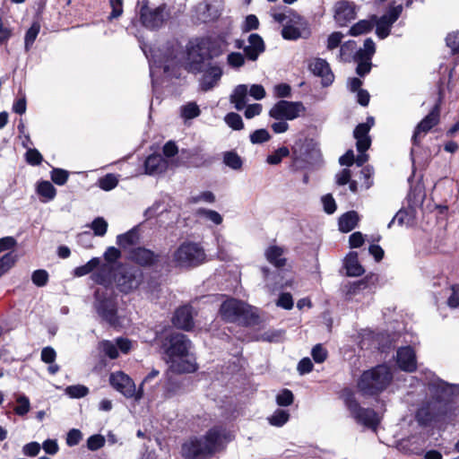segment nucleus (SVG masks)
Here are the masks:
<instances>
[{
  "instance_id": "obj_1",
  "label": "nucleus",
  "mask_w": 459,
  "mask_h": 459,
  "mask_svg": "<svg viewBox=\"0 0 459 459\" xmlns=\"http://www.w3.org/2000/svg\"><path fill=\"white\" fill-rule=\"evenodd\" d=\"M232 439L231 433L222 426H214L199 437H191L182 446L186 459H207L223 451Z\"/></svg>"
},
{
  "instance_id": "obj_2",
  "label": "nucleus",
  "mask_w": 459,
  "mask_h": 459,
  "mask_svg": "<svg viewBox=\"0 0 459 459\" xmlns=\"http://www.w3.org/2000/svg\"><path fill=\"white\" fill-rule=\"evenodd\" d=\"M432 397L418 410L416 418L420 424L429 425L444 419L451 409L452 398L457 392L455 385L439 381L431 385Z\"/></svg>"
},
{
  "instance_id": "obj_3",
  "label": "nucleus",
  "mask_w": 459,
  "mask_h": 459,
  "mask_svg": "<svg viewBox=\"0 0 459 459\" xmlns=\"http://www.w3.org/2000/svg\"><path fill=\"white\" fill-rule=\"evenodd\" d=\"M191 347V342L183 333H172L166 337L162 348L171 371L181 374L196 370V365L188 359Z\"/></svg>"
},
{
  "instance_id": "obj_4",
  "label": "nucleus",
  "mask_w": 459,
  "mask_h": 459,
  "mask_svg": "<svg viewBox=\"0 0 459 459\" xmlns=\"http://www.w3.org/2000/svg\"><path fill=\"white\" fill-rule=\"evenodd\" d=\"M188 58L187 69L195 74H204L200 82L202 90H211L221 77V67L213 65L208 55L198 54V49L195 48L189 50Z\"/></svg>"
},
{
  "instance_id": "obj_5",
  "label": "nucleus",
  "mask_w": 459,
  "mask_h": 459,
  "mask_svg": "<svg viewBox=\"0 0 459 459\" xmlns=\"http://www.w3.org/2000/svg\"><path fill=\"white\" fill-rule=\"evenodd\" d=\"M220 314L227 322H236L244 325H255L259 321L255 307L236 299L225 300L221 306Z\"/></svg>"
},
{
  "instance_id": "obj_6",
  "label": "nucleus",
  "mask_w": 459,
  "mask_h": 459,
  "mask_svg": "<svg viewBox=\"0 0 459 459\" xmlns=\"http://www.w3.org/2000/svg\"><path fill=\"white\" fill-rule=\"evenodd\" d=\"M392 378L390 368L379 365L363 372L358 381V388L363 395H375L384 391Z\"/></svg>"
},
{
  "instance_id": "obj_7",
  "label": "nucleus",
  "mask_w": 459,
  "mask_h": 459,
  "mask_svg": "<svg viewBox=\"0 0 459 459\" xmlns=\"http://www.w3.org/2000/svg\"><path fill=\"white\" fill-rule=\"evenodd\" d=\"M206 260V254L204 247L192 241H185L172 254V263L177 267L191 268L195 267Z\"/></svg>"
},
{
  "instance_id": "obj_8",
  "label": "nucleus",
  "mask_w": 459,
  "mask_h": 459,
  "mask_svg": "<svg viewBox=\"0 0 459 459\" xmlns=\"http://www.w3.org/2000/svg\"><path fill=\"white\" fill-rule=\"evenodd\" d=\"M341 396L351 416L357 423L376 430L380 419L374 410L361 407L354 393L350 389L343 390Z\"/></svg>"
},
{
  "instance_id": "obj_9",
  "label": "nucleus",
  "mask_w": 459,
  "mask_h": 459,
  "mask_svg": "<svg viewBox=\"0 0 459 459\" xmlns=\"http://www.w3.org/2000/svg\"><path fill=\"white\" fill-rule=\"evenodd\" d=\"M94 308L103 321L111 326L119 325L117 303L116 296L108 289H98L95 291Z\"/></svg>"
},
{
  "instance_id": "obj_10",
  "label": "nucleus",
  "mask_w": 459,
  "mask_h": 459,
  "mask_svg": "<svg viewBox=\"0 0 459 459\" xmlns=\"http://www.w3.org/2000/svg\"><path fill=\"white\" fill-rule=\"evenodd\" d=\"M109 383L111 386L126 398L140 401L143 396L142 386L138 389L134 380L123 371H116L110 374Z\"/></svg>"
},
{
  "instance_id": "obj_11",
  "label": "nucleus",
  "mask_w": 459,
  "mask_h": 459,
  "mask_svg": "<svg viewBox=\"0 0 459 459\" xmlns=\"http://www.w3.org/2000/svg\"><path fill=\"white\" fill-rule=\"evenodd\" d=\"M112 281L116 282L121 292L126 294L139 286L142 281V273L136 269L117 265V271L112 273Z\"/></svg>"
},
{
  "instance_id": "obj_12",
  "label": "nucleus",
  "mask_w": 459,
  "mask_h": 459,
  "mask_svg": "<svg viewBox=\"0 0 459 459\" xmlns=\"http://www.w3.org/2000/svg\"><path fill=\"white\" fill-rule=\"evenodd\" d=\"M306 108L299 101L280 100L269 111V116L276 120H294L303 115Z\"/></svg>"
},
{
  "instance_id": "obj_13",
  "label": "nucleus",
  "mask_w": 459,
  "mask_h": 459,
  "mask_svg": "<svg viewBox=\"0 0 459 459\" xmlns=\"http://www.w3.org/2000/svg\"><path fill=\"white\" fill-rule=\"evenodd\" d=\"M120 251L114 247H110L106 250L104 258L107 263L102 264L100 270L91 276L96 283L107 285L112 282V273L117 271V268L115 262L120 257Z\"/></svg>"
},
{
  "instance_id": "obj_14",
  "label": "nucleus",
  "mask_w": 459,
  "mask_h": 459,
  "mask_svg": "<svg viewBox=\"0 0 459 459\" xmlns=\"http://www.w3.org/2000/svg\"><path fill=\"white\" fill-rule=\"evenodd\" d=\"M141 4L140 21L144 27L152 30L160 28L168 18L164 7L151 9L147 0H143Z\"/></svg>"
},
{
  "instance_id": "obj_15",
  "label": "nucleus",
  "mask_w": 459,
  "mask_h": 459,
  "mask_svg": "<svg viewBox=\"0 0 459 459\" xmlns=\"http://www.w3.org/2000/svg\"><path fill=\"white\" fill-rule=\"evenodd\" d=\"M403 11V5L398 4L388 9L385 14L376 22V33L380 39L386 38L391 31L392 25L398 20Z\"/></svg>"
},
{
  "instance_id": "obj_16",
  "label": "nucleus",
  "mask_w": 459,
  "mask_h": 459,
  "mask_svg": "<svg viewBox=\"0 0 459 459\" xmlns=\"http://www.w3.org/2000/svg\"><path fill=\"white\" fill-rule=\"evenodd\" d=\"M274 22L283 24H302L303 18L297 12L285 6H274L270 11Z\"/></svg>"
},
{
  "instance_id": "obj_17",
  "label": "nucleus",
  "mask_w": 459,
  "mask_h": 459,
  "mask_svg": "<svg viewBox=\"0 0 459 459\" xmlns=\"http://www.w3.org/2000/svg\"><path fill=\"white\" fill-rule=\"evenodd\" d=\"M356 18V6L352 2L339 1L334 5V20L340 26H345Z\"/></svg>"
},
{
  "instance_id": "obj_18",
  "label": "nucleus",
  "mask_w": 459,
  "mask_h": 459,
  "mask_svg": "<svg viewBox=\"0 0 459 459\" xmlns=\"http://www.w3.org/2000/svg\"><path fill=\"white\" fill-rule=\"evenodd\" d=\"M374 125V118L369 117L365 123L359 124L354 130V137L356 139V147L358 152L367 151L371 145V139L368 132Z\"/></svg>"
},
{
  "instance_id": "obj_19",
  "label": "nucleus",
  "mask_w": 459,
  "mask_h": 459,
  "mask_svg": "<svg viewBox=\"0 0 459 459\" xmlns=\"http://www.w3.org/2000/svg\"><path fill=\"white\" fill-rule=\"evenodd\" d=\"M308 67L315 75L322 78L324 86H328L333 82L334 75L325 59L315 58L310 61Z\"/></svg>"
},
{
  "instance_id": "obj_20",
  "label": "nucleus",
  "mask_w": 459,
  "mask_h": 459,
  "mask_svg": "<svg viewBox=\"0 0 459 459\" xmlns=\"http://www.w3.org/2000/svg\"><path fill=\"white\" fill-rule=\"evenodd\" d=\"M439 119V111L437 107L434 108L433 110L424 117L420 124L417 126L414 134L412 135V142L414 144L419 143V137L421 134H426L433 126H435Z\"/></svg>"
},
{
  "instance_id": "obj_21",
  "label": "nucleus",
  "mask_w": 459,
  "mask_h": 459,
  "mask_svg": "<svg viewBox=\"0 0 459 459\" xmlns=\"http://www.w3.org/2000/svg\"><path fill=\"white\" fill-rule=\"evenodd\" d=\"M128 258L140 265L147 266L153 264L157 261L158 255L150 249L135 247L129 250Z\"/></svg>"
},
{
  "instance_id": "obj_22",
  "label": "nucleus",
  "mask_w": 459,
  "mask_h": 459,
  "mask_svg": "<svg viewBox=\"0 0 459 459\" xmlns=\"http://www.w3.org/2000/svg\"><path fill=\"white\" fill-rule=\"evenodd\" d=\"M397 364L404 371L412 372L416 370L415 352L411 347H403L397 351Z\"/></svg>"
},
{
  "instance_id": "obj_23",
  "label": "nucleus",
  "mask_w": 459,
  "mask_h": 459,
  "mask_svg": "<svg viewBox=\"0 0 459 459\" xmlns=\"http://www.w3.org/2000/svg\"><path fill=\"white\" fill-rule=\"evenodd\" d=\"M264 51L263 39L256 33L248 37V45L244 48V52L248 59L256 60L258 56Z\"/></svg>"
},
{
  "instance_id": "obj_24",
  "label": "nucleus",
  "mask_w": 459,
  "mask_h": 459,
  "mask_svg": "<svg viewBox=\"0 0 459 459\" xmlns=\"http://www.w3.org/2000/svg\"><path fill=\"white\" fill-rule=\"evenodd\" d=\"M169 162L160 154L150 155L145 160V171L149 175L160 174L168 169Z\"/></svg>"
},
{
  "instance_id": "obj_25",
  "label": "nucleus",
  "mask_w": 459,
  "mask_h": 459,
  "mask_svg": "<svg viewBox=\"0 0 459 459\" xmlns=\"http://www.w3.org/2000/svg\"><path fill=\"white\" fill-rule=\"evenodd\" d=\"M173 324L178 328L190 330L193 326L191 307L184 306L177 309L173 317Z\"/></svg>"
},
{
  "instance_id": "obj_26",
  "label": "nucleus",
  "mask_w": 459,
  "mask_h": 459,
  "mask_svg": "<svg viewBox=\"0 0 459 459\" xmlns=\"http://www.w3.org/2000/svg\"><path fill=\"white\" fill-rule=\"evenodd\" d=\"M248 89L246 84L238 85L230 95V102L237 110H242L248 101Z\"/></svg>"
},
{
  "instance_id": "obj_27",
  "label": "nucleus",
  "mask_w": 459,
  "mask_h": 459,
  "mask_svg": "<svg viewBox=\"0 0 459 459\" xmlns=\"http://www.w3.org/2000/svg\"><path fill=\"white\" fill-rule=\"evenodd\" d=\"M283 254V248L278 246H270L264 253L267 261L278 268L283 267L286 264Z\"/></svg>"
},
{
  "instance_id": "obj_28",
  "label": "nucleus",
  "mask_w": 459,
  "mask_h": 459,
  "mask_svg": "<svg viewBox=\"0 0 459 459\" xmlns=\"http://www.w3.org/2000/svg\"><path fill=\"white\" fill-rule=\"evenodd\" d=\"M345 268L347 275L349 276H360L364 273V269L359 263L357 253H350L345 259Z\"/></svg>"
},
{
  "instance_id": "obj_29",
  "label": "nucleus",
  "mask_w": 459,
  "mask_h": 459,
  "mask_svg": "<svg viewBox=\"0 0 459 459\" xmlns=\"http://www.w3.org/2000/svg\"><path fill=\"white\" fill-rule=\"evenodd\" d=\"M358 221V213L354 211L348 212L339 219V229L342 232H350L357 226Z\"/></svg>"
},
{
  "instance_id": "obj_30",
  "label": "nucleus",
  "mask_w": 459,
  "mask_h": 459,
  "mask_svg": "<svg viewBox=\"0 0 459 459\" xmlns=\"http://www.w3.org/2000/svg\"><path fill=\"white\" fill-rule=\"evenodd\" d=\"M139 241V235L136 229H132L125 234L117 237V243L124 250L130 249V247Z\"/></svg>"
},
{
  "instance_id": "obj_31",
  "label": "nucleus",
  "mask_w": 459,
  "mask_h": 459,
  "mask_svg": "<svg viewBox=\"0 0 459 459\" xmlns=\"http://www.w3.org/2000/svg\"><path fill=\"white\" fill-rule=\"evenodd\" d=\"M37 193L43 198V202H48L55 198L56 189L49 181H41L38 184Z\"/></svg>"
},
{
  "instance_id": "obj_32",
  "label": "nucleus",
  "mask_w": 459,
  "mask_h": 459,
  "mask_svg": "<svg viewBox=\"0 0 459 459\" xmlns=\"http://www.w3.org/2000/svg\"><path fill=\"white\" fill-rule=\"evenodd\" d=\"M118 184V176L109 173L98 180L99 186L104 191L114 189Z\"/></svg>"
},
{
  "instance_id": "obj_33",
  "label": "nucleus",
  "mask_w": 459,
  "mask_h": 459,
  "mask_svg": "<svg viewBox=\"0 0 459 459\" xmlns=\"http://www.w3.org/2000/svg\"><path fill=\"white\" fill-rule=\"evenodd\" d=\"M17 405L14 407V412L19 416L26 415L30 410V403L27 396L19 394L16 396Z\"/></svg>"
},
{
  "instance_id": "obj_34",
  "label": "nucleus",
  "mask_w": 459,
  "mask_h": 459,
  "mask_svg": "<svg viewBox=\"0 0 459 459\" xmlns=\"http://www.w3.org/2000/svg\"><path fill=\"white\" fill-rule=\"evenodd\" d=\"M100 260L98 257H94L91 259L87 264L76 267L74 269V275L78 277L84 276L90 273H91L95 268L100 265Z\"/></svg>"
},
{
  "instance_id": "obj_35",
  "label": "nucleus",
  "mask_w": 459,
  "mask_h": 459,
  "mask_svg": "<svg viewBox=\"0 0 459 459\" xmlns=\"http://www.w3.org/2000/svg\"><path fill=\"white\" fill-rule=\"evenodd\" d=\"M373 28V24L367 20H361L355 23L349 31L351 36H359L370 31Z\"/></svg>"
},
{
  "instance_id": "obj_36",
  "label": "nucleus",
  "mask_w": 459,
  "mask_h": 459,
  "mask_svg": "<svg viewBox=\"0 0 459 459\" xmlns=\"http://www.w3.org/2000/svg\"><path fill=\"white\" fill-rule=\"evenodd\" d=\"M289 417L290 414L287 411L278 409L268 420L271 425L281 427L289 420Z\"/></svg>"
},
{
  "instance_id": "obj_37",
  "label": "nucleus",
  "mask_w": 459,
  "mask_h": 459,
  "mask_svg": "<svg viewBox=\"0 0 459 459\" xmlns=\"http://www.w3.org/2000/svg\"><path fill=\"white\" fill-rule=\"evenodd\" d=\"M224 163L232 169H239L242 167L241 158L234 152H227L223 155Z\"/></svg>"
},
{
  "instance_id": "obj_38",
  "label": "nucleus",
  "mask_w": 459,
  "mask_h": 459,
  "mask_svg": "<svg viewBox=\"0 0 459 459\" xmlns=\"http://www.w3.org/2000/svg\"><path fill=\"white\" fill-rule=\"evenodd\" d=\"M181 116L185 119H193L200 115L199 107L195 102H188L181 107Z\"/></svg>"
},
{
  "instance_id": "obj_39",
  "label": "nucleus",
  "mask_w": 459,
  "mask_h": 459,
  "mask_svg": "<svg viewBox=\"0 0 459 459\" xmlns=\"http://www.w3.org/2000/svg\"><path fill=\"white\" fill-rule=\"evenodd\" d=\"M65 392L71 398H82L88 394L89 389L82 385H74L67 386Z\"/></svg>"
},
{
  "instance_id": "obj_40",
  "label": "nucleus",
  "mask_w": 459,
  "mask_h": 459,
  "mask_svg": "<svg viewBox=\"0 0 459 459\" xmlns=\"http://www.w3.org/2000/svg\"><path fill=\"white\" fill-rule=\"evenodd\" d=\"M290 155V151L287 147H281L273 153L267 156L266 161L271 165H277L281 163L283 158Z\"/></svg>"
},
{
  "instance_id": "obj_41",
  "label": "nucleus",
  "mask_w": 459,
  "mask_h": 459,
  "mask_svg": "<svg viewBox=\"0 0 459 459\" xmlns=\"http://www.w3.org/2000/svg\"><path fill=\"white\" fill-rule=\"evenodd\" d=\"M40 30V25L38 22H34L25 34V49L29 50L34 43Z\"/></svg>"
},
{
  "instance_id": "obj_42",
  "label": "nucleus",
  "mask_w": 459,
  "mask_h": 459,
  "mask_svg": "<svg viewBox=\"0 0 459 459\" xmlns=\"http://www.w3.org/2000/svg\"><path fill=\"white\" fill-rule=\"evenodd\" d=\"M91 229L95 236L103 237L107 233L108 222L102 217H98L91 222Z\"/></svg>"
},
{
  "instance_id": "obj_43",
  "label": "nucleus",
  "mask_w": 459,
  "mask_h": 459,
  "mask_svg": "<svg viewBox=\"0 0 459 459\" xmlns=\"http://www.w3.org/2000/svg\"><path fill=\"white\" fill-rule=\"evenodd\" d=\"M226 124L233 130H240L244 127L241 117L234 112L226 115L224 118Z\"/></svg>"
},
{
  "instance_id": "obj_44",
  "label": "nucleus",
  "mask_w": 459,
  "mask_h": 459,
  "mask_svg": "<svg viewBox=\"0 0 459 459\" xmlns=\"http://www.w3.org/2000/svg\"><path fill=\"white\" fill-rule=\"evenodd\" d=\"M16 255L7 253L0 258V277L5 273L15 263Z\"/></svg>"
},
{
  "instance_id": "obj_45",
  "label": "nucleus",
  "mask_w": 459,
  "mask_h": 459,
  "mask_svg": "<svg viewBox=\"0 0 459 459\" xmlns=\"http://www.w3.org/2000/svg\"><path fill=\"white\" fill-rule=\"evenodd\" d=\"M355 60L358 62L356 72L359 75L363 76L369 73L371 69V59H366L364 56H355Z\"/></svg>"
},
{
  "instance_id": "obj_46",
  "label": "nucleus",
  "mask_w": 459,
  "mask_h": 459,
  "mask_svg": "<svg viewBox=\"0 0 459 459\" xmlns=\"http://www.w3.org/2000/svg\"><path fill=\"white\" fill-rule=\"evenodd\" d=\"M376 50L375 43L371 39H367L364 42L363 48H360L356 55L358 56H364L366 59H371Z\"/></svg>"
},
{
  "instance_id": "obj_47",
  "label": "nucleus",
  "mask_w": 459,
  "mask_h": 459,
  "mask_svg": "<svg viewBox=\"0 0 459 459\" xmlns=\"http://www.w3.org/2000/svg\"><path fill=\"white\" fill-rule=\"evenodd\" d=\"M207 162V159L199 149L194 150L189 156V163L193 167L204 166Z\"/></svg>"
},
{
  "instance_id": "obj_48",
  "label": "nucleus",
  "mask_w": 459,
  "mask_h": 459,
  "mask_svg": "<svg viewBox=\"0 0 459 459\" xmlns=\"http://www.w3.org/2000/svg\"><path fill=\"white\" fill-rule=\"evenodd\" d=\"M68 172L62 169H53L51 171V179L58 186L65 185L68 179Z\"/></svg>"
},
{
  "instance_id": "obj_49",
  "label": "nucleus",
  "mask_w": 459,
  "mask_h": 459,
  "mask_svg": "<svg viewBox=\"0 0 459 459\" xmlns=\"http://www.w3.org/2000/svg\"><path fill=\"white\" fill-rule=\"evenodd\" d=\"M281 36L285 39L295 40L301 37V32L298 28L289 24L283 26Z\"/></svg>"
},
{
  "instance_id": "obj_50",
  "label": "nucleus",
  "mask_w": 459,
  "mask_h": 459,
  "mask_svg": "<svg viewBox=\"0 0 459 459\" xmlns=\"http://www.w3.org/2000/svg\"><path fill=\"white\" fill-rule=\"evenodd\" d=\"M105 445V437L102 435L96 434L91 436L87 440V447L91 451H96Z\"/></svg>"
},
{
  "instance_id": "obj_51",
  "label": "nucleus",
  "mask_w": 459,
  "mask_h": 459,
  "mask_svg": "<svg viewBox=\"0 0 459 459\" xmlns=\"http://www.w3.org/2000/svg\"><path fill=\"white\" fill-rule=\"evenodd\" d=\"M271 138L270 134L266 129H258L250 134V141L252 143H263L269 141Z\"/></svg>"
},
{
  "instance_id": "obj_52",
  "label": "nucleus",
  "mask_w": 459,
  "mask_h": 459,
  "mask_svg": "<svg viewBox=\"0 0 459 459\" xmlns=\"http://www.w3.org/2000/svg\"><path fill=\"white\" fill-rule=\"evenodd\" d=\"M227 62L230 66L239 68L245 64V58L239 52H231L227 56Z\"/></svg>"
},
{
  "instance_id": "obj_53",
  "label": "nucleus",
  "mask_w": 459,
  "mask_h": 459,
  "mask_svg": "<svg viewBox=\"0 0 459 459\" xmlns=\"http://www.w3.org/2000/svg\"><path fill=\"white\" fill-rule=\"evenodd\" d=\"M361 177L363 178V183L361 184V188L369 189L373 185L372 176L374 174V170L372 168L367 166L364 167L360 171Z\"/></svg>"
},
{
  "instance_id": "obj_54",
  "label": "nucleus",
  "mask_w": 459,
  "mask_h": 459,
  "mask_svg": "<svg viewBox=\"0 0 459 459\" xmlns=\"http://www.w3.org/2000/svg\"><path fill=\"white\" fill-rule=\"evenodd\" d=\"M276 403L280 406H289L293 403V394L291 391L288 389L282 390L276 396Z\"/></svg>"
},
{
  "instance_id": "obj_55",
  "label": "nucleus",
  "mask_w": 459,
  "mask_h": 459,
  "mask_svg": "<svg viewBox=\"0 0 459 459\" xmlns=\"http://www.w3.org/2000/svg\"><path fill=\"white\" fill-rule=\"evenodd\" d=\"M33 283L39 287L45 286L48 281V274L45 270H36L31 276Z\"/></svg>"
},
{
  "instance_id": "obj_56",
  "label": "nucleus",
  "mask_w": 459,
  "mask_h": 459,
  "mask_svg": "<svg viewBox=\"0 0 459 459\" xmlns=\"http://www.w3.org/2000/svg\"><path fill=\"white\" fill-rule=\"evenodd\" d=\"M103 352L110 359H117L118 357V351L117 343L110 341H105L101 343Z\"/></svg>"
},
{
  "instance_id": "obj_57",
  "label": "nucleus",
  "mask_w": 459,
  "mask_h": 459,
  "mask_svg": "<svg viewBox=\"0 0 459 459\" xmlns=\"http://www.w3.org/2000/svg\"><path fill=\"white\" fill-rule=\"evenodd\" d=\"M25 156L26 161L33 166L39 165L43 160L42 155L36 149H29Z\"/></svg>"
},
{
  "instance_id": "obj_58",
  "label": "nucleus",
  "mask_w": 459,
  "mask_h": 459,
  "mask_svg": "<svg viewBox=\"0 0 459 459\" xmlns=\"http://www.w3.org/2000/svg\"><path fill=\"white\" fill-rule=\"evenodd\" d=\"M311 355L313 357V359L316 363H322L325 360L327 357V351L325 349L323 348L321 344H316L311 351Z\"/></svg>"
},
{
  "instance_id": "obj_59",
  "label": "nucleus",
  "mask_w": 459,
  "mask_h": 459,
  "mask_svg": "<svg viewBox=\"0 0 459 459\" xmlns=\"http://www.w3.org/2000/svg\"><path fill=\"white\" fill-rule=\"evenodd\" d=\"M322 204L324 206V211L328 213L332 214L336 211V203L332 196V195L327 194L322 197Z\"/></svg>"
},
{
  "instance_id": "obj_60",
  "label": "nucleus",
  "mask_w": 459,
  "mask_h": 459,
  "mask_svg": "<svg viewBox=\"0 0 459 459\" xmlns=\"http://www.w3.org/2000/svg\"><path fill=\"white\" fill-rule=\"evenodd\" d=\"M13 35L12 28L4 22L0 16V45L5 43Z\"/></svg>"
},
{
  "instance_id": "obj_61",
  "label": "nucleus",
  "mask_w": 459,
  "mask_h": 459,
  "mask_svg": "<svg viewBox=\"0 0 459 459\" xmlns=\"http://www.w3.org/2000/svg\"><path fill=\"white\" fill-rule=\"evenodd\" d=\"M82 438V432L77 429H72L66 437V444L69 446H74L79 444Z\"/></svg>"
},
{
  "instance_id": "obj_62",
  "label": "nucleus",
  "mask_w": 459,
  "mask_h": 459,
  "mask_svg": "<svg viewBox=\"0 0 459 459\" xmlns=\"http://www.w3.org/2000/svg\"><path fill=\"white\" fill-rule=\"evenodd\" d=\"M258 27H259L258 18L255 14H249L246 17L242 30H243V31L247 32L252 30H256V29H258Z\"/></svg>"
},
{
  "instance_id": "obj_63",
  "label": "nucleus",
  "mask_w": 459,
  "mask_h": 459,
  "mask_svg": "<svg viewBox=\"0 0 459 459\" xmlns=\"http://www.w3.org/2000/svg\"><path fill=\"white\" fill-rule=\"evenodd\" d=\"M451 291L452 293L447 299V305L455 308L459 307V284L452 286Z\"/></svg>"
},
{
  "instance_id": "obj_64",
  "label": "nucleus",
  "mask_w": 459,
  "mask_h": 459,
  "mask_svg": "<svg viewBox=\"0 0 459 459\" xmlns=\"http://www.w3.org/2000/svg\"><path fill=\"white\" fill-rule=\"evenodd\" d=\"M446 45L452 49L453 52L459 51V31L447 35Z\"/></svg>"
}]
</instances>
